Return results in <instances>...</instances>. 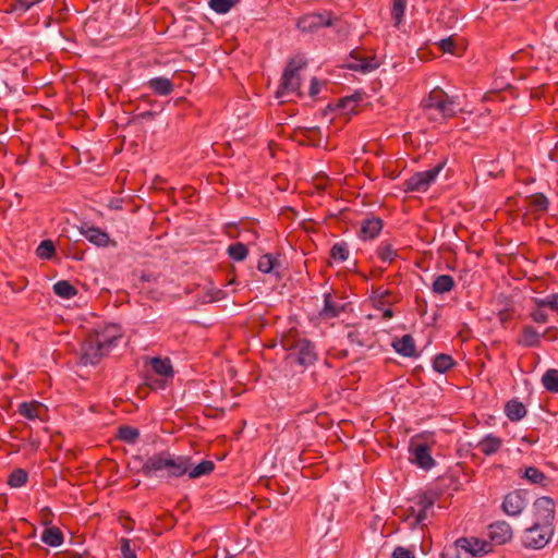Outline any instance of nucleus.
<instances>
[{
	"instance_id": "obj_52",
	"label": "nucleus",
	"mask_w": 558,
	"mask_h": 558,
	"mask_svg": "<svg viewBox=\"0 0 558 558\" xmlns=\"http://www.w3.org/2000/svg\"><path fill=\"white\" fill-rule=\"evenodd\" d=\"M380 311L383 312V314H381V318H383V319H386V320H387V319H390V318H392V317H393V312H392V310H391V307H390V306H387V307L385 306V307H384V308H381Z\"/></svg>"
},
{
	"instance_id": "obj_39",
	"label": "nucleus",
	"mask_w": 558,
	"mask_h": 558,
	"mask_svg": "<svg viewBox=\"0 0 558 558\" xmlns=\"http://www.w3.org/2000/svg\"><path fill=\"white\" fill-rule=\"evenodd\" d=\"M27 472L23 469H15L8 478V484L11 487L19 488L26 484L27 482Z\"/></svg>"
},
{
	"instance_id": "obj_15",
	"label": "nucleus",
	"mask_w": 558,
	"mask_h": 558,
	"mask_svg": "<svg viewBox=\"0 0 558 558\" xmlns=\"http://www.w3.org/2000/svg\"><path fill=\"white\" fill-rule=\"evenodd\" d=\"M488 532L487 537L489 538L488 543L490 546L494 545H502L507 543L512 537V531L510 525H487Z\"/></svg>"
},
{
	"instance_id": "obj_10",
	"label": "nucleus",
	"mask_w": 558,
	"mask_h": 558,
	"mask_svg": "<svg viewBox=\"0 0 558 558\" xmlns=\"http://www.w3.org/2000/svg\"><path fill=\"white\" fill-rule=\"evenodd\" d=\"M329 25H331L330 14L310 13L298 21L299 29L308 33Z\"/></svg>"
},
{
	"instance_id": "obj_54",
	"label": "nucleus",
	"mask_w": 558,
	"mask_h": 558,
	"mask_svg": "<svg viewBox=\"0 0 558 558\" xmlns=\"http://www.w3.org/2000/svg\"><path fill=\"white\" fill-rule=\"evenodd\" d=\"M222 293H223L222 291L218 290V291L216 292V295H215V296H210L209 302H214V301H218V300H220V299H221V294H222Z\"/></svg>"
},
{
	"instance_id": "obj_34",
	"label": "nucleus",
	"mask_w": 558,
	"mask_h": 558,
	"mask_svg": "<svg viewBox=\"0 0 558 558\" xmlns=\"http://www.w3.org/2000/svg\"><path fill=\"white\" fill-rule=\"evenodd\" d=\"M453 365V359L444 353L437 354L433 361V368L440 374L448 372Z\"/></svg>"
},
{
	"instance_id": "obj_47",
	"label": "nucleus",
	"mask_w": 558,
	"mask_h": 558,
	"mask_svg": "<svg viewBox=\"0 0 558 558\" xmlns=\"http://www.w3.org/2000/svg\"><path fill=\"white\" fill-rule=\"evenodd\" d=\"M433 504H418L417 510L415 514V523H421L422 521L428 519V513L432 511Z\"/></svg>"
},
{
	"instance_id": "obj_5",
	"label": "nucleus",
	"mask_w": 558,
	"mask_h": 558,
	"mask_svg": "<svg viewBox=\"0 0 558 558\" xmlns=\"http://www.w3.org/2000/svg\"><path fill=\"white\" fill-rule=\"evenodd\" d=\"M554 534L553 525H531L522 534L521 541L525 547L543 548Z\"/></svg>"
},
{
	"instance_id": "obj_28",
	"label": "nucleus",
	"mask_w": 558,
	"mask_h": 558,
	"mask_svg": "<svg viewBox=\"0 0 558 558\" xmlns=\"http://www.w3.org/2000/svg\"><path fill=\"white\" fill-rule=\"evenodd\" d=\"M539 333L532 326H525L522 330L519 343L524 347L533 348L539 345Z\"/></svg>"
},
{
	"instance_id": "obj_36",
	"label": "nucleus",
	"mask_w": 558,
	"mask_h": 558,
	"mask_svg": "<svg viewBox=\"0 0 558 558\" xmlns=\"http://www.w3.org/2000/svg\"><path fill=\"white\" fill-rule=\"evenodd\" d=\"M542 383L548 391L558 393V369H548L543 375Z\"/></svg>"
},
{
	"instance_id": "obj_21",
	"label": "nucleus",
	"mask_w": 558,
	"mask_h": 558,
	"mask_svg": "<svg viewBox=\"0 0 558 558\" xmlns=\"http://www.w3.org/2000/svg\"><path fill=\"white\" fill-rule=\"evenodd\" d=\"M505 412L511 422H518L526 415L525 405L517 399H512L506 403Z\"/></svg>"
},
{
	"instance_id": "obj_4",
	"label": "nucleus",
	"mask_w": 558,
	"mask_h": 558,
	"mask_svg": "<svg viewBox=\"0 0 558 558\" xmlns=\"http://www.w3.org/2000/svg\"><path fill=\"white\" fill-rule=\"evenodd\" d=\"M287 359L291 364L307 367L315 363L317 354L314 345L306 339H298L288 345Z\"/></svg>"
},
{
	"instance_id": "obj_17",
	"label": "nucleus",
	"mask_w": 558,
	"mask_h": 558,
	"mask_svg": "<svg viewBox=\"0 0 558 558\" xmlns=\"http://www.w3.org/2000/svg\"><path fill=\"white\" fill-rule=\"evenodd\" d=\"M392 348L397 353L407 357H414L417 355L415 341L411 335H403L401 338L395 339L392 341Z\"/></svg>"
},
{
	"instance_id": "obj_7",
	"label": "nucleus",
	"mask_w": 558,
	"mask_h": 558,
	"mask_svg": "<svg viewBox=\"0 0 558 558\" xmlns=\"http://www.w3.org/2000/svg\"><path fill=\"white\" fill-rule=\"evenodd\" d=\"M108 352L92 335L82 347L81 362L84 365H96Z\"/></svg>"
},
{
	"instance_id": "obj_44",
	"label": "nucleus",
	"mask_w": 558,
	"mask_h": 558,
	"mask_svg": "<svg viewBox=\"0 0 558 558\" xmlns=\"http://www.w3.org/2000/svg\"><path fill=\"white\" fill-rule=\"evenodd\" d=\"M276 263L277 259L271 254H265L259 258L257 268L264 274H269L275 269Z\"/></svg>"
},
{
	"instance_id": "obj_33",
	"label": "nucleus",
	"mask_w": 558,
	"mask_h": 558,
	"mask_svg": "<svg viewBox=\"0 0 558 558\" xmlns=\"http://www.w3.org/2000/svg\"><path fill=\"white\" fill-rule=\"evenodd\" d=\"M408 0H392L390 14L395 27H399L403 21Z\"/></svg>"
},
{
	"instance_id": "obj_58",
	"label": "nucleus",
	"mask_w": 558,
	"mask_h": 558,
	"mask_svg": "<svg viewBox=\"0 0 558 558\" xmlns=\"http://www.w3.org/2000/svg\"><path fill=\"white\" fill-rule=\"evenodd\" d=\"M399 532H400V529H396V530L393 531V533H399ZM391 534H392V532H391V533H388L386 536H390Z\"/></svg>"
},
{
	"instance_id": "obj_22",
	"label": "nucleus",
	"mask_w": 558,
	"mask_h": 558,
	"mask_svg": "<svg viewBox=\"0 0 558 558\" xmlns=\"http://www.w3.org/2000/svg\"><path fill=\"white\" fill-rule=\"evenodd\" d=\"M372 301L374 307H376L377 310H381L385 306H390L396 300L390 290L378 288L375 291H373Z\"/></svg>"
},
{
	"instance_id": "obj_49",
	"label": "nucleus",
	"mask_w": 558,
	"mask_h": 558,
	"mask_svg": "<svg viewBox=\"0 0 558 558\" xmlns=\"http://www.w3.org/2000/svg\"><path fill=\"white\" fill-rule=\"evenodd\" d=\"M392 558H415L414 551L403 547V546H397L391 555Z\"/></svg>"
},
{
	"instance_id": "obj_18",
	"label": "nucleus",
	"mask_w": 558,
	"mask_h": 558,
	"mask_svg": "<svg viewBox=\"0 0 558 558\" xmlns=\"http://www.w3.org/2000/svg\"><path fill=\"white\" fill-rule=\"evenodd\" d=\"M383 229V221L379 218L371 217L363 220L360 236L363 240L375 239Z\"/></svg>"
},
{
	"instance_id": "obj_1",
	"label": "nucleus",
	"mask_w": 558,
	"mask_h": 558,
	"mask_svg": "<svg viewBox=\"0 0 558 558\" xmlns=\"http://www.w3.org/2000/svg\"><path fill=\"white\" fill-rule=\"evenodd\" d=\"M190 469L189 456H177L161 452L148 457L143 463L142 470L147 476L166 475L168 477H181Z\"/></svg>"
},
{
	"instance_id": "obj_30",
	"label": "nucleus",
	"mask_w": 558,
	"mask_h": 558,
	"mask_svg": "<svg viewBox=\"0 0 558 558\" xmlns=\"http://www.w3.org/2000/svg\"><path fill=\"white\" fill-rule=\"evenodd\" d=\"M150 366L157 375L162 377L172 376V366L169 359L153 357Z\"/></svg>"
},
{
	"instance_id": "obj_11",
	"label": "nucleus",
	"mask_w": 558,
	"mask_h": 558,
	"mask_svg": "<svg viewBox=\"0 0 558 558\" xmlns=\"http://www.w3.org/2000/svg\"><path fill=\"white\" fill-rule=\"evenodd\" d=\"M351 58L352 62L348 66L354 71L368 73L379 66V61L374 56H360L359 52L353 51Z\"/></svg>"
},
{
	"instance_id": "obj_20",
	"label": "nucleus",
	"mask_w": 558,
	"mask_h": 558,
	"mask_svg": "<svg viewBox=\"0 0 558 558\" xmlns=\"http://www.w3.org/2000/svg\"><path fill=\"white\" fill-rule=\"evenodd\" d=\"M147 86L159 96H167L173 92V84L171 80L162 76L150 78Z\"/></svg>"
},
{
	"instance_id": "obj_16",
	"label": "nucleus",
	"mask_w": 558,
	"mask_h": 558,
	"mask_svg": "<svg viewBox=\"0 0 558 558\" xmlns=\"http://www.w3.org/2000/svg\"><path fill=\"white\" fill-rule=\"evenodd\" d=\"M342 311H344V304L331 294H326L324 307L319 312V315L324 319H331L339 316Z\"/></svg>"
},
{
	"instance_id": "obj_46",
	"label": "nucleus",
	"mask_w": 558,
	"mask_h": 558,
	"mask_svg": "<svg viewBox=\"0 0 558 558\" xmlns=\"http://www.w3.org/2000/svg\"><path fill=\"white\" fill-rule=\"evenodd\" d=\"M442 558H472V557H469V555H466V551L457 545V541H456L454 545L452 547L448 548L444 553Z\"/></svg>"
},
{
	"instance_id": "obj_42",
	"label": "nucleus",
	"mask_w": 558,
	"mask_h": 558,
	"mask_svg": "<svg viewBox=\"0 0 558 558\" xmlns=\"http://www.w3.org/2000/svg\"><path fill=\"white\" fill-rule=\"evenodd\" d=\"M56 252L54 244L51 240H44L36 248V255L40 259H50Z\"/></svg>"
},
{
	"instance_id": "obj_6",
	"label": "nucleus",
	"mask_w": 558,
	"mask_h": 558,
	"mask_svg": "<svg viewBox=\"0 0 558 558\" xmlns=\"http://www.w3.org/2000/svg\"><path fill=\"white\" fill-rule=\"evenodd\" d=\"M444 165H437L436 167L414 173L409 178L405 183V191L409 192H426L432 183L436 180Z\"/></svg>"
},
{
	"instance_id": "obj_35",
	"label": "nucleus",
	"mask_w": 558,
	"mask_h": 558,
	"mask_svg": "<svg viewBox=\"0 0 558 558\" xmlns=\"http://www.w3.org/2000/svg\"><path fill=\"white\" fill-rule=\"evenodd\" d=\"M532 302L535 306L547 307L558 314V293H551L545 298H532Z\"/></svg>"
},
{
	"instance_id": "obj_8",
	"label": "nucleus",
	"mask_w": 558,
	"mask_h": 558,
	"mask_svg": "<svg viewBox=\"0 0 558 558\" xmlns=\"http://www.w3.org/2000/svg\"><path fill=\"white\" fill-rule=\"evenodd\" d=\"M457 545L466 551L469 557H481L492 551L490 543L487 539L478 537H460L457 539Z\"/></svg>"
},
{
	"instance_id": "obj_26",
	"label": "nucleus",
	"mask_w": 558,
	"mask_h": 558,
	"mask_svg": "<svg viewBox=\"0 0 558 558\" xmlns=\"http://www.w3.org/2000/svg\"><path fill=\"white\" fill-rule=\"evenodd\" d=\"M215 469V464L210 460H204L197 465H193L192 459L190 458V469L186 472L190 478H198L204 475L210 474Z\"/></svg>"
},
{
	"instance_id": "obj_9",
	"label": "nucleus",
	"mask_w": 558,
	"mask_h": 558,
	"mask_svg": "<svg viewBox=\"0 0 558 558\" xmlns=\"http://www.w3.org/2000/svg\"><path fill=\"white\" fill-rule=\"evenodd\" d=\"M93 337H95L98 343L107 349V351H110L122 337L121 327L117 324L106 325L101 329L96 330Z\"/></svg>"
},
{
	"instance_id": "obj_14",
	"label": "nucleus",
	"mask_w": 558,
	"mask_h": 558,
	"mask_svg": "<svg viewBox=\"0 0 558 558\" xmlns=\"http://www.w3.org/2000/svg\"><path fill=\"white\" fill-rule=\"evenodd\" d=\"M525 499L519 492L509 493L502 502V509L508 515H517L525 508Z\"/></svg>"
},
{
	"instance_id": "obj_53",
	"label": "nucleus",
	"mask_w": 558,
	"mask_h": 558,
	"mask_svg": "<svg viewBox=\"0 0 558 558\" xmlns=\"http://www.w3.org/2000/svg\"><path fill=\"white\" fill-rule=\"evenodd\" d=\"M348 338L352 341V342H355L357 343L359 345H363V343L361 341L357 340V332L355 331H350L348 333Z\"/></svg>"
},
{
	"instance_id": "obj_50",
	"label": "nucleus",
	"mask_w": 558,
	"mask_h": 558,
	"mask_svg": "<svg viewBox=\"0 0 558 558\" xmlns=\"http://www.w3.org/2000/svg\"><path fill=\"white\" fill-rule=\"evenodd\" d=\"M438 47L444 53H452V54L454 53L456 45H454L452 37L441 39L438 43Z\"/></svg>"
},
{
	"instance_id": "obj_56",
	"label": "nucleus",
	"mask_w": 558,
	"mask_h": 558,
	"mask_svg": "<svg viewBox=\"0 0 558 558\" xmlns=\"http://www.w3.org/2000/svg\"><path fill=\"white\" fill-rule=\"evenodd\" d=\"M353 101H354V99H352V98L343 99V100H341V106H345L347 104H350V102H353Z\"/></svg>"
},
{
	"instance_id": "obj_40",
	"label": "nucleus",
	"mask_w": 558,
	"mask_h": 558,
	"mask_svg": "<svg viewBox=\"0 0 558 558\" xmlns=\"http://www.w3.org/2000/svg\"><path fill=\"white\" fill-rule=\"evenodd\" d=\"M228 254L231 259L242 262L247 256V247L243 243L236 242L229 245Z\"/></svg>"
},
{
	"instance_id": "obj_32",
	"label": "nucleus",
	"mask_w": 558,
	"mask_h": 558,
	"mask_svg": "<svg viewBox=\"0 0 558 558\" xmlns=\"http://www.w3.org/2000/svg\"><path fill=\"white\" fill-rule=\"evenodd\" d=\"M53 292L63 299H72L77 294V290L66 280H60L53 284Z\"/></svg>"
},
{
	"instance_id": "obj_12",
	"label": "nucleus",
	"mask_w": 558,
	"mask_h": 558,
	"mask_svg": "<svg viewBox=\"0 0 558 558\" xmlns=\"http://www.w3.org/2000/svg\"><path fill=\"white\" fill-rule=\"evenodd\" d=\"M534 510L537 520L543 523H549L555 519V502L549 497H539L534 502Z\"/></svg>"
},
{
	"instance_id": "obj_24",
	"label": "nucleus",
	"mask_w": 558,
	"mask_h": 558,
	"mask_svg": "<svg viewBox=\"0 0 558 558\" xmlns=\"http://www.w3.org/2000/svg\"><path fill=\"white\" fill-rule=\"evenodd\" d=\"M502 446V440L492 434L486 435L480 442L478 449L485 456H492L496 453Z\"/></svg>"
},
{
	"instance_id": "obj_31",
	"label": "nucleus",
	"mask_w": 558,
	"mask_h": 558,
	"mask_svg": "<svg viewBox=\"0 0 558 558\" xmlns=\"http://www.w3.org/2000/svg\"><path fill=\"white\" fill-rule=\"evenodd\" d=\"M526 202L533 211L544 213L548 209L549 201L542 194L536 193L526 197Z\"/></svg>"
},
{
	"instance_id": "obj_45",
	"label": "nucleus",
	"mask_w": 558,
	"mask_h": 558,
	"mask_svg": "<svg viewBox=\"0 0 558 558\" xmlns=\"http://www.w3.org/2000/svg\"><path fill=\"white\" fill-rule=\"evenodd\" d=\"M136 544L126 538L120 541V551L123 558H136L135 554Z\"/></svg>"
},
{
	"instance_id": "obj_43",
	"label": "nucleus",
	"mask_w": 558,
	"mask_h": 558,
	"mask_svg": "<svg viewBox=\"0 0 558 558\" xmlns=\"http://www.w3.org/2000/svg\"><path fill=\"white\" fill-rule=\"evenodd\" d=\"M523 477L532 484H543L546 480V475L535 466L526 468Z\"/></svg>"
},
{
	"instance_id": "obj_57",
	"label": "nucleus",
	"mask_w": 558,
	"mask_h": 558,
	"mask_svg": "<svg viewBox=\"0 0 558 558\" xmlns=\"http://www.w3.org/2000/svg\"><path fill=\"white\" fill-rule=\"evenodd\" d=\"M142 279H143V280H146V281H149V276L143 275V276H142Z\"/></svg>"
},
{
	"instance_id": "obj_38",
	"label": "nucleus",
	"mask_w": 558,
	"mask_h": 558,
	"mask_svg": "<svg viewBox=\"0 0 558 558\" xmlns=\"http://www.w3.org/2000/svg\"><path fill=\"white\" fill-rule=\"evenodd\" d=\"M239 1L240 0H209V7L216 13L226 14L236 5Z\"/></svg>"
},
{
	"instance_id": "obj_13",
	"label": "nucleus",
	"mask_w": 558,
	"mask_h": 558,
	"mask_svg": "<svg viewBox=\"0 0 558 558\" xmlns=\"http://www.w3.org/2000/svg\"><path fill=\"white\" fill-rule=\"evenodd\" d=\"M80 232L86 240L99 247H106L110 242L109 234L96 227L82 226Z\"/></svg>"
},
{
	"instance_id": "obj_25",
	"label": "nucleus",
	"mask_w": 558,
	"mask_h": 558,
	"mask_svg": "<svg viewBox=\"0 0 558 558\" xmlns=\"http://www.w3.org/2000/svg\"><path fill=\"white\" fill-rule=\"evenodd\" d=\"M454 284V279L450 275H439L433 281L432 291L435 294H444L450 292Z\"/></svg>"
},
{
	"instance_id": "obj_41",
	"label": "nucleus",
	"mask_w": 558,
	"mask_h": 558,
	"mask_svg": "<svg viewBox=\"0 0 558 558\" xmlns=\"http://www.w3.org/2000/svg\"><path fill=\"white\" fill-rule=\"evenodd\" d=\"M138 436V430L131 426H121L118 429L119 439L128 444H134L137 440Z\"/></svg>"
},
{
	"instance_id": "obj_55",
	"label": "nucleus",
	"mask_w": 558,
	"mask_h": 558,
	"mask_svg": "<svg viewBox=\"0 0 558 558\" xmlns=\"http://www.w3.org/2000/svg\"><path fill=\"white\" fill-rule=\"evenodd\" d=\"M154 116H155V113L151 112V111H146V112L141 114V117L144 118V119H151V118H154Z\"/></svg>"
},
{
	"instance_id": "obj_19",
	"label": "nucleus",
	"mask_w": 558,
	"mask_h": 558,
	"mask_svg": "<svg viewBox=\"0 0 558 558\" xmlns=\"http://www.w3.org/2000/svg\"><path fill=\"white\" fill-rule=\"evenodd\" d=\"M412 461L424 470H429L434 465V459L425 445H417L413 449Z\"/></svg>"
},
{
	"instance_id": "obj_3",
	"label": "nucleus",
	"mask_w": 558,
	"mask_h": 558,
	"mask_svg": "<svg viewBox=\"0 0 558 558\" xmlns=\"http://www.w3.org/2000/svg\"><path fill=\"white\" fill-rule=\"evenodd\" d=\"M306 65V60L303 56H295L290 59L282 75L278 97H284L290 94L300 96L301 77L299 72Z\"/></svg>"
},
{
	"instance_id": "obj_29",
	"label": "nucleus",
	"mask_w": 558,
	"mask_h": 558,
	"mask_svg": "<svg viewBox=\"0 0 558 558\" xmlns=\"http://www.w3.org/2000/svg\"><path fill=\"white\" fill-rule=\"evenodd\" d=\"M377 256L384 263H392L398 257V251L388 242H381L377 247Z\"/></svg>"
},
{
	"instance_id": "obj_48",
	"label": "nucleus",
	"mask_w": 558,
	"mask_h": 558,
	"mask_svg": "<svg viewBox=\"0 0 558 558\" xmlns=\"http://www.w3.org/2000/svg\"><path fill=\"white\" fill-rule=\"evenodd\" d=\"M530 316L533 322L537 324H546L548 322V315L544 308L535 306L532 308Z\"/></svg>"
},
{
	"instance_id": "obj_23",
	"label": "nucleus",
	"mask_w": 558,
	"mask_h": 558,
	"mask_svg": "<svg viewBox=\"0 0 558 558\" xmlns=\"http://www.w3.org/2000/svg\"><path fill=\"white\" fill-rule=\"evenodd\" d=\"M44 412L45 408L38 402H23L19 405V413L28 420H41Z\"/></svg>"
},
{
	"instance_id": "obj_27",
	"label": "nucleus",
	"mask_w": 558,
	"mask_h": 558,
	"mask_svg": "<svg viewBox=\"0 0 558 558\" xmlns=\"http://www.w3.org/2000/svg\"><path fill=\"white\" fill-rule=\"evenodd\" d=\"M41 541L52 547H58L63 542V534L57 526L46 529L41 534Z\"/></svg>"
},
{
	"instance_id": "obj_59",
	"label": "nucleus",
	"mask_w": 558,
	"mask_h": 558,
	"mask_svg": "<svg viewBox=\"0 0 558 558\" xmlns=\"http://www.w3.org/2000/svg\"><path fill=\"white\" fill-rule=\"evenodd\" d=\"M70 558H82V556H80V555H74V556H72V557H70Z\"/></svg>"
},
{
	"instance_id": "obj_2",
	"label": "nucleus",
	"mask_w": 558,
	"mask_h": 558,
	"mask_svg": "<svg viewBox=\"0 0 558 558\" xmlns=\"http://www.w3.org/2000/svg\"><path fill=\"white\" fill-rule=\"evenodd\" d=\"M422 104L428 119L434 121L453 118L461 110L460 102L440 88L433 89Z\"/></svg>"
},
{
	"instance_id": "obj_37",
	"label": "nucleus",
	"mask_w": 558,
	"mask_h": 558,
	"mask_svg": "<svg viewBox=\"0 0 558 558\" xmlns=\"http://www.w3.org/2000/svg\"><path fill=\"white\" fill-rule=\"evenodd\" d=\"M330 257L338 263H342L349 257V248L347 243L338 242L335 243L330 250Z\"/></svg>"
},
{
	"instance_id": "obj_51",
	"label": "nucleus",
	"mask_w": 558,
	"mask_h": 558,
	"mask_svg": "<svg viewBox=\"0 0 558 558\" xmlns=\"http://www.w3.org/2000/svg\"><path fill=\"white\" fill-rule=\"evenodd\" d=\"M320 90L319 82L316 77H313L311 81V88H310V95L312 97L316 96Z\"/></svg>"
}]
</instances>
